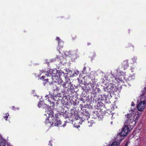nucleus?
I'll use <instances>...</instances> for the list:
<instances>
[{
	"label": "nucleus",
	"mask_w": 146,
	"mask_h": 146,
	"mask_svg": "<svg viewBox=\"0 0 146 146\" xmlns=\"http://www.w3.org/2000/svg\"><path fill=\"white\" fill-rule=\"evenodd\" d=\"M129 111L131 113L130 114H127L126 115L128 119L126 120L125 122L127 124H129L132 123L133 122L135 121V123L136 122L138 119L139 116L138 115H137L136 113L137 110L135 108H131Z\"/></svg>",
	"instance_id": "f257e3e1"
},
{
	"label": "nucleus",
	"mask_w": 146,
	"mask_h": 146,
	"mask_svg": "<svg viewBox=\"0 0 146 146\" xmlns=\"http://www.w3.org/2000/svg\"><path fill=\"white\" fill-rule=\"evenodd\" d=\"M42 71L41 70L40 71V72H41V74L44 73H45L44 75H43L40 77V79L42 80L45 81V83L44 82V85L46 83V82H48V80L49 79V78H50L51 77H52V76H54L58 74L59 72H58V70L56 69H50L49 70V71L47 72H45L43 71V72H42Z\"/></svg>",
	"instance_id": "f03ea898"
},
{
	"label": "nucleus",
	"mask_w": 146,
	"mask_h": 146,
	"mask_svg": "<svg viewBox=\"0 0 146 146\" xmlns=\"http://www.w3.org/2000/svg\"><path fill=\"white\" fill-rule=\"evenodd\" d=\"M76 114L75 116V119L74 120V121H75L76 124L79 123V124H81L83 122L89 123V121H88V119L90 118L89 117L87 116L82 115L80 117L78 115V112L76 111Z\"/></svg>",
	"instance_id": "7ed1b4c3"
},
{
	"label": "nucleus",
	"mask_w": 146,
	"mask_h": 146,
	"mask_svg": "<svg viewBox=\"0 0 146 146\" xmlns=\"http://www.w3.org/2000/svg\"><path fill=\"white\" fill-rule=\"evenodd\" d=\"M76 111H75L74 109H72L70 110V113L65 111V112L63 114V115L65 118H68V120H66V123H73V122H74L73 118H75V114H76Z\"/></svg>",
	"instance_id": "20e7f679"
},
{
	"label": "nucleus",
	"mask_w": 146,
	"mask_h": 146,
	"mask_svg": "<svg viewBox=\"0 0 146 146\" xmlns=\"http://www.w3.org/2000/svg\"><path fill=\"white\" fill-rule=\"evenodd\" d=\"M60 86L62 85L64 88V93H67L68 92H72L73 86L70 82L66 81L64 82L62 81L60 82Z\"/></svg>",
	"instance_id": "39448f33"
},
{
	"label": "nucleus",
	"mask_w": 146,
	"mask_h": 146,
	"mask_svg": "<svg viewBox=\"0 0 146 146\" xmlns=\"http://www.w3.org/2000/svg\"><path fill=\"white\" fill-rule=\"evenodd\" d=\"M111 113V111L107 110V111H104L103 113H102L101 111L98 112V111L94 112L93 114L94 118L100 119L104 117V116H108V115H110Z\"/></svg>",
	"instance_id": "423d86ee"
},
{
	"label": "nucleus",
	"mask_w": 146,
	"mask_h": 146,
	"mask_svg": "<svg viewBox=\"0 0 146 146\" xmlns=\"http://www.w3.org/2000/svg\"><path fill=\"white\" fill-rule=\"evenodd\" d=\"M52 119V126H55L58 127H64L66 126V123H67L66 121H64V124H62V122L59 119Z\"/></svg>",
	"instance_id": "0eeeda50"
},
{
	"label": "nucleus",
	"mask_w": 146,
	"mask_h": 146,
	"mask_svg": "<svg viewBox=\"0 0 146 146\" xmlns=\"http://www.w3.org/2000/svg\"><path fill=\"white\" fill-rule=\"evenodd\" d=\"M129 132V129L128 126H125L122 129L121 132L120 133V135L122 137L120 139V141L124 139V137L126 136Z\"/></svg>",
	"instance_id": "6e6552de"
},
{
	"label": "nucleus",
	"mask_w": 146,
	"mask_h": 146,
	"mask_svg": "<svg viewBox=\"0 0 146 146\" xmlns=\"http://www.w3.org/2000/svg\"><path fill=\"white\" fill-rule=\"evenodd\" d=\"M44 98H45L44 99L46 100H59V94L54 96L49 94L45 96Z\"/></svg>",
	"instance_id": "1a4fd4ad"
},
{
	"label": "nucleus",
	"mask_w": 146,
	"mask_h": 146,
	"mask_svg": "<svg viewBox=\"0 0 146 146\" xmlns=\"http://www.w3.org/2000/svg\"><path fill=\"white\" fill-rule=\"evenodd\" d=\"M146 105L145 101H141L137 105V107L138 110L140 111H143L145 108Z\"/></svg>",
	"instance_id": "9d476101"
},
{
	"label": "nucleus",
	"mask_w": 146,
	"mask_h": 146,
	"mask_svg": "<svg viewBox=\"0 0 146 146\" xmlns=\"http://www.w3.org/2000/svg\"><path fill=\"white\" fill-rule=\"evenodd\" d=\"M61 74L60 73V72H59V74L55 75L54 76H52L51 77V79H52L53 81L55 82V83L59 82L60 80H61L60 79V78Z\"/></svg>",
	"instance_id": "9b49d317"
},
{
	"label": "nucleus",
	"mask_w": 146,
	"mask_h": 146,
	"mask_svg": "<svg viewBox=\"0 0 146 146\" xmlns=\"http://www.w3.org/2000/svg\"><path fill=\"white\" fill-rule=\"evenodd\" d=\"M114 87L112 86H109L107 87H105L104 88V91L106 92H109L110 94L114 93L115 90Z\"/></svg>",
	"instance_id": "f8f14e48"
},
{
	"label": "nucleus",
	"mask_w": 146,
	"mask_h": 146,
	"mask_svg": "<svg viewBox=\"0 0 146 146\" xmlns=\"http://www.w3.org/2000/svg\"><path fill=\"white\" fill-rule=\"evenodd\" d=\"M145 90L143 91L142 94L139 97V99L141 100H146V88H145Z\"/></svg>",
	"instance_id": "ddd939ff"
},
{
	"label": "nucleus",
	"mask_w": 146,
	"mask_h": 146,
	"mask_svg": "<svg viewBox=\"0 0 146 146\" xmlns=\"http://www.w3.org/2000/svg\"><path fill=\"white\" fill-rule=\"evenodd\" d=\"M54 111H56L55 110L52 109L51 108H50L49 110L48 109L47 113L48 114V117H49V118L50 117L52 118V117L54 118Z\"/></svg>",
	"instance_id": "4468645a"
},
{
	"label": "nucleus",
	"mask_w": 146,
	"mask_h": 146,
	"mask_svg": "<svg viewBox=\"0 0 146 146\" xmlns=\"http://www.w3.org/2000/svg\"><path fill=\"white\" fill-rule=\"evenodd\" d=\"M50 84H52V87L53 88V89L54 91L56 90L57 91L59 90L60 88L59 87L60 84H57L50 83Z\"/></svg>",
	"instance_id": "2eb2a0df"
},
{
	"label": "nucleus",
	"mask_w": 146,
	"mask_h": 146,
	"mask_svg": "<svg viewBox=\"0 0 146 146\" xmlns=\"http://www.w3.org/2000/svg\"><path fill=\"white\" fill-rule=\"evenodd\" d=\"M38 106L39 108L41 107L43 108H48L47 105L44 104V101H39L38 104Z\"/></svg>",
	"instance_id": "dca6fc26"
},
{
	"label": "nucleus",
	"mask_w": 146,
	"mask_h": 146,
	"mask_svg": "<svg viewBox=\"0 0 146 146\" xmlns=\"http://www.w3.org/2000/svg\"><path fill=\"white\" fill-rule=\"evenodd\" d=\"M60 73L61 74V76H63L65 78L66 81H68L69 82H70V79L68 76V74H65L62 71L60 72Z\"/></svg>",
	"instance_id": "f3484780"
},
{
	"label": "nucleus",
	"mask_w": 146,
	"mask_h": 146,
	"mask_svg": "<svg viewBox=\"0 0 146 146\" xmlns=\"http://www.w3.org/2000/svg\"><path fill=\"white\" fill-rule=\"evenodd\" d=\"M105 105L101 101L98 102L97 104V107L98 109H101L102 107H104Z\"/></svg>",
	"instance_id": "a211bd4d"
},
{
	"label": "nucleus",
	"mask_w": 146,
	"mask_h": 146,
	"mask_svg": "<svg viewBox=\"0 0 146 146\" xmlns=\"http://www.w3.org/2000/svg\"><path fill=\"white\" fill-rule=\"evenodd\" d=\"M122 65L124 69L127 68L128 66V60H126L123 61L122 63Z\"/></svg>",
	"instance_id": "6ab92c4d"
},
{
	"label": "nucleus",
	"mask_w": 146,
	"mask_h": 146,
	"mask_svg": "<svg viewBox=\"0 0 146 146\" xmlns=\"http://www.w3.org/2000/svg\"><path fill=\"white\" fill-rule=\"evenodd\" d=\"M82 115H84L87 116L88 117H89L90 115V113L87 110V109L84 110L82 112Z\"/></svg>",
	"instance_id": "aec40b11"
},
{
	"label": "nucleus",
	"mask_w": 146,
	"mask_h": 146,
	"mask_svg": "<svg viewBox=\"0 0 146 146\" xmlns=\"http://www.w3.org/2000/svg\"><path fill=\"white\" fill-rule=\"evenodd\" d=\"M105 102H106V101H105ZM106 102H105V105L106 106L110 107L111 108L114 107L115 106H113L112 104H111L110 101H106Z\"/></svg>",
	"instance_id": "412c9836"
},
{
	"label": "nucleus",
	"mask_w": 146,
	"mask_h": 146,
	"mask_svg": "<svg viewBox=\"0 0 146 146\" xmlns=\"http://www.w3.org/2000/svg\"><path fill=\"white\" fill-rule=\"evenodd\" d=\"M101 97L100 100H109V98L107 95H103V96L101 95Z\"/></svg>",
	"instance_id": "4be33fe9"
},
{
	"label": "nucleus",
	"mask_w": 146,
	"mask_h": 146,
	"mask_svg": "<svg viewBox=\"0 0 146 146\" xmlns=\"http://www.w3.org/2000/svg\"><path fill=\"white\" fill-rule=\"evenodd\" d=\"M84 103L86 102V104L88 106V107H92L93 106V104L92 103V102H94V101H83Z\"/></svg>",
	"instance_id": "5701e85b"
},
{
	"label": "nucleus",
	"mask_w": 146,
	"mask_h": 146,
	"mask_svg": "<svg viewBox=\"0 0 146 146\" xmlns=\"http://www.w3.org/2000/svg\"><path fill=\"white\" fill-rule=\"evenodd\" d=\"M58 46L60 49L62 48L63 46L64 42L63 41L58 42Z\"/></svg>",
	"instance_id": "b1692460"
},
{
	"label": "nucleus",
	"mask_w": 146,
	"mask_h": 146,
	"mask_svg": "<svg viewBox=\"0 0 146 146\" xmlns=\"http://www.w3.org/2000/svg\"><path fill=\"white\" fill-rule=\"evenodd\" d=\"M59 100H65L66 99V97H63L62 96H61L60 95V94H59ZM66 99L68 100V99L66 98Z\"/></svg>",
	"instance_id": "393cba45"
},
{
	"label": "nucleus",
	"mask_w": 146,
	"mask_h": 146,
	"mask_svg": "<svg viewBox=\"0 0 146 146\" xmlns=\"http://www.w3.org/2000/svg\"><path fill=\"white\" fill-rule=\"evenodd\" d=\"M65 101H60L61 103L63 105L64 107H66L68 106V102H67V101H66V102H65Z\"/></svg>",
	"instance_id": "a878e982"
},
{
	"label": "nucleus",
	"mask_w": 146,
	"mask_h": 146,
	"mask_svg": "<svg viewBox=\"0 0 146 146\" xmlns=\"http://www.w3.org/2000/svg\"><path fill=\"white\" fill-rule=\"evenodd\" d=\"M45 124H50V125L52 126L51 122L50 121L49 119L48 118H46L45 121Z\"/></svg>",
	"instance_id": "bb28decb"
},
{
	"label": "nucleus",
	"mask_w": 146,
	"mask_h": 146,
	"mask_svg": "<svg viewBox=\"0 0 146 146\" xmlns=\"http://www.w3.org/2000/svg\"><path fill=\"white\" fill-rule=\"evenodd\" d=\"M6 145V141L4 139L0 143V146H5Z\"/></svg>",
	"instance_id": "cd10ccee"
},
{
	"label": "nucleus",
	"mask_w": 146,
	"mask_h": 146,
	"mask_svg": "<svg viewBox=\"0 0 146 146\" xmlns=\"http://www.w3.org/2000/svg\"><path fill=\"white\" fill-rule=\"evenodd\" d=\"M60 115V113H56L55 114V119H59V116Z\"/></svg>",
	"instance_id": "c85d7f7f"
},
{
	"label": "nucleus",
	"mask_w": 146,
	"mask_h": 146,
	"mask_svg": "<svg viewBox=\"0 0 146 146\" xmlns=\"http://www.w3.org/2000/svg\"><path fill=\"white\" fill-rule=\"evenodd\" d=\"M72 102H73V105L74 106H76L77 105H78L79 103V101H72Z\"/></svg>",
	"instance_id": "c756f323"
},
{
	"label": "nucleus",
	"mask_w": 146,
	"mask_h": 146,
	"mask_svg": "<svg viewBox=\"0 0 146 146\" xmlns=\"http://www.w3.org/2000/svg\"><path fill=\"white\" fill-rule=\"evenodd\" d=\"M86 67L84 66L83 69V70H82V72L84 74H87V72L86 71Z\"/></svg>",
	"instance_id": "7c9ffc66"
},
{
	"label": "nucleus",
	"mask_w": 146,
	"mask_h": 146,
	"mask_svg": "<svg viewBox=\"0 0 146 146\" xmlns=\"http://www.w3.org/2000/svg\"><path fill=\"white\" fill-rule=\"evenodd\" d=\"M110 146H119L117 141L114 142L112 143Z\"/></svg>",
	"instance_id": "2f4dec72"
},
{
	"label": "nucleus",
	"mask_w": 146,
	"mask_h": 146,
	"mask_svg": "<svg viewBox=\"0 0 146 146\" xmlns=\"http://www.w3.org/2000/svg\"><path fill=\"white\" fill-rule=\"evenodd\" d=\"M9 116V114L8 113H6L5 114V116H3V117L4 119H5L6 121L7 120V119L8 118V116Z\"/></svg>",
	"instance_id": "473e14b6"
},
{
	"label": "nucleus",
	"mask_w": 146,
	"mask_h": 146,
	"mask_svg": "<svg viewBox=\"0 0 146 146\" xmlns=\"http://www.w3.org/2000/svg\"><path fill=\"white\" fill-rule=\"evenodd\" d=\"M95 84H91V87L92 88V89L94 91L96 90V87H95V88H94V87L95 86Z\"/></svg>",
	"instance_id": "72a5a7b5"
},
{
	"label": "nucleus",
	"mask_w": 146,
	"mask_h": 146,
	"mask_svg": "<svg viewBox=\"0 0 146 146\" xmlns=\"http://www.w3.org/2000/svg\"><path fill=\"white\" fill-rule=\"evenodd\" d=\"M136 60H137V58L135 57H133V58L132 59V60H133V62L134 63L135 62Z\"/></svg>",
	"instance_id": "f704fd0d"
},
{
	"label": "nucleus",
	"mask_w": 146,
	"mask_h": 146,
	"mask_svg": "<svg viewBox=\"0 0 146 146\" xmlns=\"http://www.w3.org/2000/svg\"><path fill=\"white\" fill-rule=\"evenodd\" d=\"M77 38V36L75 35L74 36L72 37V39L73 40H76Z\"/></svg>",
	"instance_id": "c9c22d12"
},
{
	"label": "nucleus",
	"mask_w": 146,
	"mask_h": 146,
	"mask_svg": "<svg viewBox=\"0 0 146 146\" xmlns=\"http://www.w3.org/2000/svg\"><path fill=\"white\" fill-rule=\"evenodd\" d=\"M56 40H57L58 41V42H59L62 41L61 39H60V38H59L58 37H56Z\"/></svg>",
	"instance_id": "e433bc0d"
},
{
	"label": "nucleus",
	"mask_w": 146,
	"mask_h": 146,
	"mask_svg": "<svg viewBox=\"0 0 146 146\" xmlns=\"http://www.w3.org/2000/svg\"><path fill=\"white\" fill-rule=\"evenodd\" d=\"M94 94H92V95H91V100H93V101H94V100H96V99H95L94 98H92V96H94Z\"/></svg>",
	"instance_id": "4c0bfd02"
},
{
	"label": "nucleus",
	"mask_w": 146,
	"mask_h": 146,
	"mask_svg": "<svg viewBox=\"0 0 146 146\" xmlns=\"http://www.w3.org/2000/svg\"><path fill=\"white\" fill-rule=\"evenodd\" d=\"M82 90H83L84 91H85V92H86L87 91V89H86L85 88L84 86H82Z\"/></svg>",
	"instance_id": "58836bf2"
},
{
	"label": "nucleus",
	"mask_w": 146,
	"mask_h": 146,
	"mask_svg": "<svg viewBox=\"0 0 146 146\" xmlns=\"http://www.w3.org/2000/svg\"><path fill=\"white\" fill-rule=\"evenodd\" d=\"M52 142V141L51 140H50L49 142V143L48 144V145H50V146H52V145L51 143Z\"/></svg>",
	"instance_id": "ea45409f"
},
{
	"label": "nucleus",
	"mask_w": 146,
	"mask_h": 146,
	"mask_svg": "<svg viewBox=\"0 0 146 146\" xmlns=\"http://www.w3.org/2000/svg\"><path fill=\"white\" fill-rule=\"evenodd\" d=\"M36 96L37 97V98L39 100H40V99H41L42 98V97H41L39 96Z\"/></svg>",
	"instance_id": "a19ab883"
},
{
	"label": "nucleus",
	"mask_w": 146,
	"mask_h": 146,
	"mask_svg": "<svg viewBox=\"0 0 146 146\" xmlns=\"http://www.w3.org/2000/svg\"><path fill=\"white\" fill-rule=\"evenodd\" d=\"M131 106L134 107L135 106V104L133 103V102H132V103L131 104Z\"/></svg>",
	"instance_id": "79ce46f5"
},
{
	"label": "nucleus",
	"mask_w": 146,
	"mask_h": 146,
	"mask_svg": "<svg viewBox=\"0 0 146 146\" xmlns=\"http://www.w3.org/2000/svg\"><path fill=\"white\" fill-rule=\"evenodd\" d=\"M91 43L90 42H88V43H87V45L88 46H89V45H91Z\"/></svg>",
	"instance_id": "37998d69"
},
{
	"label": "nucleus",
	"mask_w": 146,
	"mask_h": 146,
	"mask_svg": "<svg viewBox=\"0 0 146 146\" xmlns=\"http://www.w3.org/2000/svg\"><path fill=\"white\" fill-rule=\"evenodd\" d=\"M131 70H132V71H133V69H134V67H131Z\"/></svg>",
	"instance_id": "c03bdc74"
},
{
	"label": "nucleus",
	"mask_w": 146,
	"mask_h": 146,
	"mask_svg": "<svg viewBox=\"0 0 146 146\" xmlns=\"http://www.w3.org/2000/svg\"><path fill=\"white\" fill-rule=\"evenodd\" d=\"M77 73L76 74L78 75L79 74V71H77Z\"/></svg>",
	"instance_id": "a18cd8bd"
},
{
	"label": "nucleus",
	"mask_w": 146,
	"mask_h": 146,
	"mask_svg": "<svg viewBox=\"0 0 146 146\" xmlns=\"http://www.w3.org/2000/svg\"><path fill=\"white\" fill-rule=\"evenodd\" d=\"M119 82H120L121 83H123V82L121 80H119ZM119 83H120V82H119Z\"/></svg>",
	"instance_id": "49530a36"
},
{
	"label": "nucleus",
	"mask_w": 146,
	"mask_h": 146,
	"mask_svg": "<svg viewBox=\"0 0 146 146\" xmlns=\"http://www.w3.org/2000/svg\"><path fill=\"white\" fill-rule=\"evenodd\" d=\"M74 126L75 127H76V125H75L74 124ZM78 127H80V125H78V126L77 125V126L76 127H78Z\"/></svg>",
	"instance_id": "de8ad7c7"
},
{
	"label": "nucleus",
	"mask_w": 146,
	"mask_h": 146,
	"mask_svg": "<svg viewBox=\"0 0 146 146\" xmlns=\"http://www.w3.org/2000/svg\"><path fill=\"white\" fill-rule=\"evenodd\" d=\"M72 102L71 101H69V102L70 103H71V104H72V102Z\"/></svg>",
	"instance_id": "09e8293b"
},
{
	"label": "nucleus",
	"mask_w": 146,
	"mask_h": 146,
	"mask_svg": "<svg viewBox=\"0 0 146 146\" xmlns=\"http://www.w3.org/2000/svg\"><path fill=\"white\" fill-rule=\"evenodd\" d=\"M13 110H14V106L13 107Z\"/></svg>",
	"instance_id": "8fccbe9b"
},
{
	"label": "nucleus",
	"mask_w": 146,
	"mask_h": 146,
	"mask_svg": "<svg viewBox=\"0 0 146 146\" xmlns=\"http://www.w3.org/2000/svg\"><path fill=\"white\" fill-rule=\"evenodd\" d=\"M89 126H92V125H89Z\"/></svg>",
	"instance_id": "3c124183"
},
{
	"label": "nucleus",
	"mask_w": 146,
	"mask_h": 146,
	"mask_svg": "<svg viewBox=\"0 0 146 146\" xmlns=\"http://www.w3.org/2000/svg\"><path fill=\"white\" fill-rule=\"evenodd\" d=\"M32 91H33V92H35V91L34 90H33Z\"/></svg>",
	"instance_id": "603ef678"
},
{
	"label": "nucleus",
	"mask_w": 146,
	"mask_h": 146,
	"mask_svg": "<svg viewBox=\"0 0 146 146\" xmlns=\"http://www.w3.org/2000/svg\"><path fill=\"white\" fill-rule=\"evenodd\" d=\"M49 101V102H50V103L51 102V101Z\"/></svg>",
	"instance_id": "864d4df0"
},
{
	"label": "nucleus",
	"mask_w": 146,
	"mask_h": 146,
	"mask_svg": "<svg viewBox=\"0 0 146 146\" xmlns=\"http://www.w3.org/2000/svg\"><path fill=\"white\" fill-rule=\"evenodd\" d=\"M69 99L70 100V98H69Z\"/></svg>",
	"instance_id": "5fc2aeb1"
},
{
	"label": "nucleus",
	"mask_w": 146,
	"mask_h": 146,
	"mask_svg": "<svg viewBox=\"0 0 146 146\" xmlns=\"http://www.w3.org/2000/svg\"><path fill=\"white\" fill-rule=\"evenodd\" d=\"M100 100V99H98V100Z\"/></svg>",
	"instance_id": "6e6d98bb"
},
{
	"label": "nucleus",
	"mask_w": 146,
	"mask_h": 146,
	"mask_svg": "<svg viewBox=\"0 0 146 146\" xmlns=\"http://www.w3.org/2000/svg\"><path fill=\"white\" fill-rule=\"evenodd\" d=\"M115 102V101L114 102V103Z\"/></svg>",
	"instance_id": "4d7b16f0"
},
{
	"label": "nucleus",
	"mask_w": 146,
	"mask_h": 146,
	"mask_svg": "<svg viewBox=\"0 0 146 146\" xmlns=\"http://www.w3.org/2000/svg\"><path fill=\"white\" fill-rule=\"evenodd\" d=\"M112 122H111V124L112 123Z\"/></svg>",
	"instance_id": "13d9d810"
}]
</instances>
